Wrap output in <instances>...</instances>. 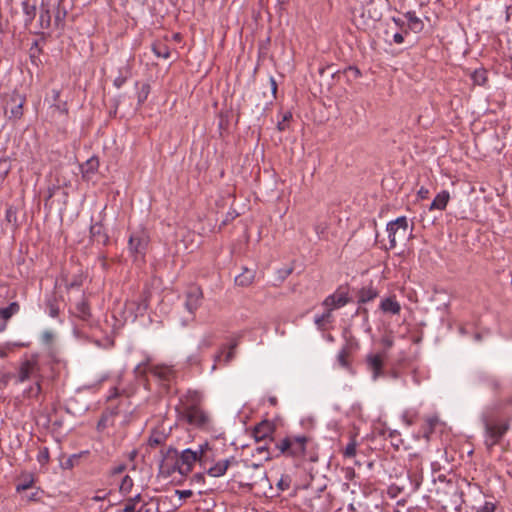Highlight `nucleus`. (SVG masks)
<instances>
[{
	"instance_id": "f257e3e1",
	"label": "nucleus",
	"mask_w": 512,
	"mask_h": 512,
	"mask_svg": "<svg viewBox=\"0 0 512 512\" xmlns=\"http://www.w3.org/2000/svg\"><path fill=\"white\" fill-rule=\"evenodd\" d=\"M208 449L209 446L206 443L200 445L197 451H193L190 448L183 450L175 460L173 471H177L183 476L188 475L197 461L201 464L205 462Z\"/></svg>"
},
{
	"instance_id": "f03ea898",
	"label": "nucleus",
	"mask_w": 512,
	"mask_h": 512,
	"mask_svg": "<svg viewBox=\"0 0 512 512\" xmlns=\"http://www.w3.org/2000/svg\"><path fill=\"white\" fill-rule=\"evenodd\" d=\"M43 378L42 366L37 354H33L20 362L16 375V383H23L31 379L35 381L38 380L39 382L43 381Z\"/></svg>"
},
{
	"instance_id": "7ed1b4c3",
	"label": "nucleus",
	"mask_w": 512,
	"mask_h": 512,
	"mask_svg": "<svg viewBox=\"0 0 512 512\" xmlns=\"http://www.w3.org/2000/svg\"><path fill=\"white\" fill-rule=\"evenodd\" d=\"M307 442L306 436H287L276 442L275 446L281 454L300 458L305 455Z\"/></svg>"
},
{
	"instance_id": "20e7f679",
	"label": "nucleus",
	"mask_w": 512,
	"mask_h": 512,
	"mask_svg": "<svg viewBox=\"0 0 512 512\" xmlns=\"http://www.w3.org/2000/svg\"><path fill=\"white\" fill-rule=\"evenodd\" d=\"M122 512H159V500L138 493L126 500Z\"/></svg>"
},
{
	"instance_id": "39448f33",
	"label": "nucleus",
	"mask_w": 512,
	"mask_h": 512,
	"mask_svg": "<svg viewBox=\"0 0 512 512\" xmlns=\"http://www.w3.org/2000/svg\"><path fill=\"white\" fill-rule=\"evenodd\" d=\"M148 371L162 381H170L174 377V371L171 367L166 365L151 366L149 359L139 363L133 372L136 378L141 379L146 376Z\"/></svg>"
},
{
	"instance_id": "423d86ee",
	"label": "nucleus",
	"mask_w": 512,
	"mask_h": 512,
	"mask_svg": "<svg viewBox=\"0 0 512 512\" xmlns=\"http://www.w3.org/2000/svg\"><path fill=\"white\" fill-rule=\"evenodd\" d=\"M181 420L200 430H210L212 428V418L201 407L178 413Z\"/></svg>"
},
{
	"instance_id": "0eeeda50",
	"label": "nucleus",
	"mask_w": 512,
	"mask_h": 512,
	"mask_svg": "<svg viewBox=\"0 0 512 512\" xmlns=\"http://www.w3.org/2000/svg\"><path fill=\"white\" fill-rule=\"evenodd\" d=\"M509 429V422L491 418L485 421V431H486V439L485 443L488 447H492L496 445L503 435Z\"/></svg>"
},
{
	"instance_id": "6e6552de",
	"label": "nucleus",
	"mask_w": 512,
	"mask_h": 512,
	"mask_svg": "<svg viewBox=\"0 0 512 512\" xmlns=\"http://www.w3.org/2000/svg\"><path fill=\"white\" fill-rule=\"evenodd\" d=\"M390 248H395L398 241H403L409 235L408 221L405 216L398 217L387 224Z\"/></svg>"
},
{
	"instance_id": "1a4fd4ad",
	"label": "nucleus",
	"mask_w": 512,
	"mask_h": 512,
	"mask_svg": "<svg viewBox=\"0 0 512 512\" xmlns=\"http://www.w3.org/2000/svg\"><path fill=\"white\" fill-rule=\"evenodd\" d=\"M238 341L233 340L228 346H222L217 354L214 356V364L212 371L217 369L218 365H229L236 357V348Z\"/></svg>"
},
{
	"instance_id": "9d476101",
	"label": "nucleus",
	"mask_w": 512,
	"mask_h": 512,
	"mask_svg": "<svg viewBox=\"0 0 512 512\" xmlns=\"http://www.w3.org/2000/svg\"><path fill=\"white\" fill-rule=\"evenodd\" d=\"M203 301V291L198 286H190L185 292V309L192 315L195 314L197 309L201 306Z\"/></svg>"
},
{
	"instance_id": "9b49d317",
	"label": "nucleus",
	"mask_w": 512,
	"mask_h": 512,
	"mask_svg": "<svg viewBox=\"0 0 512 512\" xmlns=\"http://www.w3.org/2000/svg\"><path fill=\"white\" fill-rule=\"evenodd\" d=\"M179 400L180 404L176 407L178 413L199 408L202 401V394L196 390H188Z\"/></svg>"
},
{
	"instance_id": "f8f14e48",
	"label": "nucleus",
	"mask_w": 512,
	"mask_h": 512,
	"mask_svg": "<svg viewBox=\"0 0 512 512\" xmlns=\"http://www.w3.org/2000/svg\"><path fill=\"white\" fill-rule=\"evenodd\" d=\"M148 238L143 231L132 233L129 237V250L134 254H144Z\"/></svg>"
},
{
	"instance_id": "ddd939ff",
	"label": "nucleus",
	"mask_w": 512,
	"mask_h": 512,
	"mask_svg": "<svg viewBox=\"0 0 512 512\" xmlns=\"http://www.w3.org/2000/svg\"><path fill=\"white\" fill-rule=\"evenodd\" d=\"M274 431L273 423L269 421H263L259 423L253 431L254 438L257 442L265 441L269 438Z\"/></svg>"
},
{
	"instance_id": "4468645a",
	"label": "nucleus",
	"mask_w": 512,
	"mask_h": 512,
	"mask_svg": "<svg viewBox=\"0 0 512 512\" xmlns=\"http://www.w3.org/2000/svg\"><path fill=\"white\" fill-rule=\"evenodd\" d=\"M367 366L372 372V377L376 380L382 373L383 356L380 354H370L367 356Z\"/></svg>"
},
{
	"instance_id": "2eb2a0df",
	"label": "nucleus",
	"mask_w": 512,
	"mask_h": 512,
	"mask_svg": "<svg viewBox=\"0 0 512 512\" xmlns=\"http://www.w3.org/2000/svg\"><path fill=\"white\" fill-rule=\"evenodd\" d=\"M348 302V298L344 293H334L329 295L324 301L323 306L328 309L334 310L345 306Z\"/></svg>"
},
{
	"instance_id": "dca6fc26",
	"label": "nucleus",
	"mask_w": 512,
	"mask_h": 512,
	"mask_svg": "<svg viewBox=\"0 0 512 512\" xmlns=\"http://www.w3.org/2000/svg\"><path fill=\"white\" fill-rule=\"evenodd\" d=\"M379 308L383 313L392 315H397L401 311V305L396 300L395 296H390L382 299Z\"/></svg>"
},
{
	"instance_id": "f3484780",
	"label": "nucleus",
	"mask_w": 512,
	"mask_h": 512,
	"mask_svg": "<svg viewBox=\"0 0 512 512\" xmlns=\"http://www.w3.org/2000/svg\"><path fill=\"white\" fill-rule=\"evenodd\" d=\"M25 102V99L22 98L20 95H14L11 97L9 104H12L10 108V116L9 118L13 119H20L23 115V104Z\"/></svg>"
},
{
	"instance_id": "a211bd4d",
	"label": "nucleus",
	"mask_w": 512,
	"mask_h": 512,
	"mask_svg": "<svg viewBox=\"0 0 512 512\" xmlns=\"http://www.w3.org/2000/svg\"><path fill=\"white\" fill-rule=\"evenodd\" d=\"M90 234L92 239L99 244L106 245L109 242V237L105 233L104 228L100 223L91 225Z\"/></svg>"
},
{
	"instance_id": "6ab92c4d",
	"label": "nucleus",
	"mask_w": 512,
	"mask_h": 512,
	"mask_svg": "<svg viewBox=\"0 0 512 512\" xmlns=\"http://www.w3.org/2000/svg\"><path fill=\"white\" fill-rule=\"evenodd\" d=\"M255 278V271L244 267L242 272L235 277V283L238 286L247 287L252 284Z\"/></svg>"
},
{
	"instance_id": "aec40b11",
	"label": "nucleus",
	"mask_w": 512,
	"mask_h": 512,
	"mask_svg": "<svg viewBox=\"0 0 512 512\" xmlns=\"http://www.w3.org/2000/svg\"><path fill=\"white\" fill-rule=\"evenodd\" d=\"M232 460L234 459L232 458ZM230 463L231 459L220 460L208 469V474L212 477L223 476L226 473Z\"/></svg>"
},
{
	"instance_id": "412c9836",
	"label": "nucleus",
	"mask_w": 512,
	"mask_h": 512,
	"mask_svg": "<svg viewBox=\"0 0 512 512\" xmlns=\"http://www.w3.org/2000/svg\"><path fill=\"white\" fill-rule=\"evenodd\" d=\"M450 199V194L448 191L443 190L440 193H438L434 200L432 201L430 205V210H444L447 206V203Z\"/></svg>"
},
{
	"instance_id": "4be33fe9",
	"label": "nucleus",
	"mask_w": 512,
	"mask_h": 512,
	"mask_svg": "<svg viewBox=\"0 0 512 512\" xmlns=\"http://www.w3.org/2000/svg\"><path fill=\"white\" fill-rule=\"evenodd\" d=\"M378 296V291L373 287H364L359 291L358 300L360 303H367Z\"/></svg>"
},
{
	"instance_id": "5701e85b",
	"label": "nucleus",
	"mask_w": 512,
	"mask_h": 512,
	"mask_svg": "<svg viewBox=\"0 0 512 512\" xmlns=\"http://www.w3.org/2000/svg\"><path fill=\"white\" fill-rule=\"evenodd\" d=\"M409 29L414 32H420L423 29V22L413 12L406 14Z\"/></svg>"
},
{
	"instance_id": "b1692460",
	"label": "nucleus",
	"mask_w": 512,
	"mask_h": 512,
	"mask_svg": "<svg viewBox=\"0 0 512 512\" xmlns=\"http://www.w3.org/2000/svg\"><path fill=\"white\" fill-rule=\"evenodd\" d=\"M19 310H20L19 304L17 302H12L8 307L0 308V318L7 321L13 315L18 313Z\"/></svg>"
},
{
	"instance_id": "393cba45",
	"label": "nucleus",
	"mask_w": 512,
	"mask_h": 512,
	"mask_svg": "<svg viewBox=\"0 0 512 512\" xmlns=\"http://www.w3.org/2000/svg\"><path fill=\"white\" fill-rule=\"evenodd\" d=\"M76 315L83 320H87L90 317V308L84 299L76 304Z\"/></svg>"
},
{
	"instance_id": "a878e982",
	"label": "nucleus",
	"mask_w": 512,
	"mask_h": 512,
	"mask_svg": "<svg viewBox=\"0 0 512 512\" xmlns=\"http://www.w3.org/2000/svg\"><path fill=\"white\" fill-rule=\"evenodd\" d=\"M331 317V309L327 308L323 314L315 316L314 322L319 329L323 330L325 328V325L331 322Z\"/></svg>"
},
{
	"instance_id": "bb28decb",
	"label": "nucleus",
	"mask_w": 512,
	"mask_h": 512,
	"mask_svg": "<svg viewBox=\"0 0 512 512\" xmlns=\"http://www.w3.org/2000/svg\"><path fill=\"white\" fill-rule=\"evenodd\" d=\"M409 479H410V483L412 486V491L416 492L420 488V486L422 485V482H423L422 468H420L419 470H417L414 473H410Z\"/></svg>"
},
{
	"instance_id": "cd10ccee",
	"label": "nucleus",
	"mask_w": 512,
	"mask_h": 512,
	"mask_svg": "<svg viewBox=\"0 0 512 512\" xmlns=\"http://www.w3.org/2000/svg\"><path fill=\"white\" fill-rule=\"evenodd\" d=\"M474 84L485 85L487 81V71L485 69H476L471 74Z\"/></svg>"
},
{
	"instance_id": "c85d7f7f",
	"label": "nucleus",
	"mask_w": 512,
	"mask_h": 512,
	"mask_svg": "<svg viewBox=\"0 0 512 512\" xmlns=\"http://www.w3.org/2000/svg\"><path fill=\"white\" fill-rule=\"evenodd\" d=\"M215 340V334L213 332H206L202 335L199 340L198 348L199 349H208L212 346Z\"/></svg>"
},
{
	"instance_id": "c756f323",
	"label": "nucleus",
	"mask_w": 512,
	"mask_h": 512,
	"mask_svg": "<svg viewBox=\"0 0 512 512\" xmlns=\"http://www.w3.org/2000/svg\"><path fill=\"white\" fill-rule=\"evenodd\" d=\"M42 392V381H35L33 386H30L28 389L24 391V396L27 398H36Z\"/></svg>"
},
{
	"instance_id": "7c9ffc66",
	"label": "nucleus",
	"mask_w": 512,
	"mask_h": 512,
	"mask_svg": "<svg viewBox=\"0 0 512 512\" xmlns=\"http://www.w3.org/2000/svg\"><path fill=\"white\" fill-rule=\"evenodd\" d=\"M133 487V480L129 475H125L120 483L119 490L123 495L131 492Z\"/></svg>"
},
{
	"instance_id": "2f4dec72",
	"label": "nucleus",
	"mask_w": 512,
	"mask_h": 512,
	"mask_svg": "<svg viewBox=\"0 0 512 512\" xmlns=\"http://www.w3.org/2000/svg\"><path fill=\"white\" fill-rule=\"evenodd\" d=\"M153 52L157 57L168 59L170 57V50L165 45H157L153 47Z\"/></svg>"
},
{
	"instance_id": "473e14b6",
	"label": "nucleus",
	"mask_w": 512,
	"mask_h": 512,
	"mask_svg": "<svg viewBox=\"0 0 512 512\" xmlns=\"http://www.w3.org/2000/svg\"><path fill=\"white\" fill-rule=\"evenodd\" d=\"M113 417V413H104L102 417L100 418L97 428L98 430H104L106 427H108L111 424V419Z\"/></svg>"
},
{
	"instance_id": "72a5a7b5",
	"label": "nucleus",
	"mask_w": 512,
	"mask_h": 512,
	"mask_svg": "<svg viewBox=\"0 0 512 512\" xmlns=\"http://www.w3.org/2000/svg\"><path fill=\"white\" fill-rule=\"evenodd\" d=\"M108 494L109 493L107 491H105V490H98V491H96L94 496H92L90 499H88V505L91 506L93 502H102V501H104L107 498Z\"/></svg>"
},
{
	"instance_id": "f704fd0d",
	"label": "nucleus",
	"mask_w": 512,
	"mask_h": 512,
	"mask_svg": "<svg viewBox=\"0 0 512 512\" xmlns=\"http://www.w3.org/2000/svg\"><path fill=\"white\" fill-rule=\"evenodd\" d=\"M49 450L47 447H42L39 449L37 460L41 465H45L49 461Z\"/></svg>"
},
{
	"instance_id": "c9c22d12",
	"label": "nucleus",
	"mask_w": 512,
	"mask_h": 512,
	"mask_svg": "<svg viewBox=\"0 0 512 512\" xmlns=\"http://www.w3.org/2000/svg\"><path fill=\"white\" fill-rule=\"evenodd\" d=\"M164 441V436L163 434L159 433V432H154L152 433V435L149 437V445L152 446V447H155V446H158L160 444H162Z\"/></svg>"
},
{
	"instance_id": "e433bc0d",
	"label": "nucleus",
	"mask_w": 512,
	"mask_h": 512,
	"mask_svg": "<svg viewBox=\"0 0 512 512\" xmlns=\"http://www.w3.org/2000/svg\"><path fill=\"white\" fill-rule=\"evenodd\" d=\"M22 7L24 13L27 15L28 19L31 20L35 16V5H30L28 0H24L22 2Z\"/></svg>"
},
{
	"instance_id": "4c0bfd02",
	"label": "nucleus",
	"mask_w": 512,
	"mask_h": 512,
	"mask_svg": "<svg viewBox=\"0 0 512 512\" xmlns=\"http://www.w3.org/2000/svg\"><path fill=\"white\" fill-rule=\"evenodd\" d=\"M343 455L347 458H352L356 455V442L354 440L347 444L343 451Z\"/></svg>"
},
{
	"instance_id": "58836bf2",
	"label": "nucleus",
	"mask_w": 512,
	"mask_h": 512,
	"mask_svg": "<svg viewBox=\"0 0 512 512\" xmlns=\"http://www.w3.org/2000/svg\"><path fill=\"white\" fill-rule=\"evenodd\" d=\"M347 358H348L347 350L346 349H342L339 352L338 356H337L338 363H339V365L341 367H344V368L348 367V360H347Z\"/></svg>"
},
{
	"instance_id": "ea45409f",
	"label": "nucleus",
	"mask_w": 512,
	"mask_h": 512,
	"mask_svg": "<svg viewBox=\"0 0 512 512\" xmlns=\"http://www.w3.org/2000/svg\"><path fill=\"white\" fill-rule=\"evenodd\" d=\"M50 21H51V18H50L49 11L48 10L42 11L40 14L41 26L43 28H48L50 26Z\"/></svg>"
},
{
	"instance_id": "a19ab883",
	"label": "nucleus",
	"mask_w": 512,
	"mask_h": 512,
	"mask_svg": "<svg viewBox=\"0 0 512 512\" xmlns=\"http://www.w3.org/2000/svg\"><path fill=\"white\" fill-rule=\"evenodd\" d=\"M41 492L39 490L25 494L22 499L25 502L39 501Z\"/></svg>"
},
{
	"instance_id": "79ce46f5",
	"label": "nucleus",
	"mask_w": 512,
	"mask_h": 512,
	"mask_svg": "<svg viewBox=\"0 0 512 512\" xmlns=\"http://www.w3.org/2000/svg\"><path fill=\"white\" fill-rule=\"evenodd\" d=\"M149 92H150V90H149V86L148 85H143L141 87V89H140V91L138 93V102L140 104L143 103L147 99V97L149 95Z\"/></svg>"
},
{
	"instance_id": "37998d69",
	"label": "nucleus",
	"mask_w": 512,
	"mask_h": 512,
	"mask_svg": "<svg viewBox=\"0 0 512 512\" xmlns=\"http://www.w3.org/2000/svg\"><path fill=\"white\" fill-rule=\"evenodd\" d=\"M292 118V114L290 112H286L282 116V120L278 122V129L280 131H284L286 129V122H288Z\"/></svg>"
},
{
	"instance_id": "c03bdc74",
	"label": "nucleus",
	"mask_w": 512,
	"mask_h": 512,
	"mask_svg": "<svg viewBox=\"0 0 512 512\" xmlns=\"http://www.w3.org/2000/svg\"><path fill=\"white\" fill-rule=\"evenodd\" d=\"M290 482L291 481L288 476H283L277 483V486L281 491H285L290 487Z\"/></svg>"
},
{
	"instance_id": "a18cd8bd",
	"label": "nucleus",
	"mask_w": 512,
	"mask_h": 512,
	"mask_svg": "<svg viewBox=\"0 0 512 512\" xmlns=\"http://www.w3.org/2000/svg\"><path fill=\"white\" fill-rule=\"evenodd\" d=\"M33 485V479H30L28 481H25L23 483H19L17 486H16V491L17 492H22V491H26L28 489H30Z\"/></svg>"
},
{
	"instance_id": "49530a36",
	"label": "nucleus",
	"mask_w": 512,
	"mask_h": 512,
	"mask_svg": "<svg viewBox=\"0 0 512 512\" xmlns=\"http://www.w3.org/2000/svg\"><path fill=\"white\" fill-rule=\"evenodd\" d=\"M12 378L13 374L11 373H4L0 375V388L6 387Z\"/></svg>"
},
{
	"instance_id": "de8ad7c7",
	"label": "nucleus",
	"mask_w": 512,
	"mask_h": 512,
	"mask_svg": "<svg viewBox=\"0 0 512 512\" xmlns=\"http://www.w3.org/2000/svg\"><path fill=\"white\" fill-rule=\"evenodd\" d=\"M495 505L491 502H486L483 506L478 509V512H494Z\"/></svg>"
},
{
	"instance_id": "09e8293b",
	"label": "nucleus",
	"mask_w": 512,
	"mask_h": 512,
	"mask_svg": "<svg viewBox=\"0 0 512 512\" xmlns=\"http://www.w3.org/2000/svg\"><path fill=\"white\" fill-rule=\"evenodd\" d=\"M176 494L180 499H187L193 495V492L191 490H176Z\"/></svg>"
},
{
	"instance_id": "8fccbe9b",
	"label": "nucleus",
	"mask_w": 512,
	"mask_h": 512,
	"mask_svg": "<svg viewBox=\"0 0 512 512\" xmlns=\"http://www.w3.org/2000/svg\"><path fill=\"white\" fill-rule=\"evenodd\" d=\"M86 164H87V166L89 167V168L87 169V172H88V171H94V170H96V169H97V167H98V161H97V160H95V159H90V160H88Z\"/></svg>"
},
{
	"instance_id": "3c124183",
	"label": "nucleus",
	"mask_w": 512,
	"mask_h": 512,
	"mask_svg": "<svg viewBox=\"0 0 512 512\" xmlns=\"http://www.w3.org/2000/svg\"><path fill=\"white\" fill-rule=\"evenodd\" d=\"M393 41H394V43H396V44H401V43H403V41H404V36H403V34H402V33H399V32L395 33V34L393 35Z\"/></svg>"
},
{
	"instance_id": "603ef678",
	"label": "nucleus",
	"mask_w": 512,
	"mask_h": 512,
	"mask_svg": "<svg viewBox=\"0 0 512 512\" xmlns=\"http://www.w3.org/2000/svg\"><path fill=\"white\" fill-rule=\"evenodd\" d=\"M428 193H429L428 189H426L424 187H421L420 190L418 191V195L422 199L427 198Z\"/></svg>"
},
{
	"instance_id": "864d4df0",
	"label": "nucleus",
	"mask_w": 512,
	"mask_h": 512,
	"mask_svg": "<svg viewBox=\"0 0 512 512\" xmlns=\"http://www.w3.org/2000/svg\"><path fill=\"white\" fill-rule=\"evenodd\" d=\"M58 313H59V310L57 307H55L54 305H51L50 306V311H49V314L51 317H57L58 316Z\"/></svg>"
},
{
	"instance_id": "5fc2aeb1",
	"label": "nucleus",
	"mask_w": 512,
	"mask_h": 512,
	"mask_svg": "<svg viewBox=\"0 0 512 512\" xmlns=\"http://www.w3.org/2000/svg\"><path fill=\"white\" fill-rule=\"evenodd\" d=\"M270 84H271L272 93L275 95L277 92V83L273 77L270 78Z\"/></svg>"
},
{
	"instance_id": "6e6d98bb",
	"label": "nucleus",
	"mask_w": 512,
	"mask_h": 512,
	"mask_svg": "<svg viewBox=\"0 0 512 512\" xmlns=\"http://www.w3.org/2000/svg\"><path fill=\"white\" fill-rule=\"evenodd\" d=\"M125 82V79L124 78H121V77H118L114 80V85L117 87V88H120L123 83Z\"/></svg>"
},
{
	"instance_id": "4d7b16f0",
	"label": "nucleus",
	"mask_w": 512,
	"mask_h": 512,
	"mask_svg": "<svg viewBox=\"0 0 512 512\" xmlns=\"http://www.w3.org/2000/svg\"><path fill=\"white\" fill-rule=\"evenodd\" d=\"M125 467L123 465H120L118 467H116L114 470H113V473L116 475V474H121L123 471H124Z\"/></svg>"
},
{
	"instance_id": "13d9d810",
	"label": "nucleus",
	"mask_w": 512,
	"mask_h": 512,
	"mask_svg": "<svg viewBox=\"0 0 512 512\" xmlns=\"http://www.w3.org/2000/svg\"><path fill=\"white\" fill-rule=\"evenodd\" d=\"M117 395H118L117 388H113V390H112V392H111V394H110V396H109V399L114 398V397H116Z\"/></svg>"
},
{
	"instance_id": "bf43d9fd",
	"label": "nucleus",
	"mask_w": 512,
	"mask_h": 512,
	"mask_svg": "<svg viewBox=\"0 0 512 512\" xmlns=\"http://www.w3.org/2000/svg\"><path fill=\"white\" fill-rule=\"evenodd\" d=\"M7 356V353L5 352V350L0 347V358H5Z\"/></svg>"
},
{
	"instance_id": "052dcab7",
	"label": "nucleus",
	"mask_w": 512,
	"mask_h": 512,
	"mask_svg": "<svg viewBox=\"0 0 512 512\" xmlns=\"http://www.w3.org/2000/svg\"><path fill=\"white\" fill-rule=\"evenodd\" d=\"M436 422H437V419H429V426L431 428H433Z\"/></svg>"
},
{
	"instance_id": "680f3d73",
	"label": "nucleus",
	"mask_w": 512,
	"mask_h": 512,
	"mask_svg": "<svg viewBox=\"0 0 512 512\" xmlns=\"http://www.w3.org/2000/svg\"><path fill=\"white\" fill-rule=\"evenodd\" d=\"M6 329V323L0 324V332H3Z\"/></svg>"
},
{
	"instance_id": "e2e57ef3",
	"label": "nucleus",
	"mask_w": 512,
	"mask_h": 512,
	"mask_svg": "<svg viewBox=\"0 0 512 512\" xmlns=\"http://www.w3.org/2000/svg\"><path fill=\"white\" fill-rule=\"evenodd\" d=\"M393 21H394V23H395L397 26H399V25H400V23L402 22V21H401L400 19H398V18H393Z\"/></svg>"
},
{
	"instance_id": "0e129e2a",
	"label": "nucleus",
	"mask_w": 512,
	"mask_h": 512,
	"mask_svg": "<svg viewBox=\"0 0 512 512\" xmlns=\"http://www.w3.org/2000/svg\"><path fill=\"white\" fill-rule=\"evenodd\" d=\"M257 450L261 453L264 450H266V447L265 446H259V447H257Z\"/></svg>"
},
{
	"instance_id": "69168bd1",
	"label": "nucleus",
	"mask_w": 512,
	"mask_h": 512,
	"mask_svg": "<svg viewBox=\"0 0 512 512\" xmlns=\"http://www.w3.org/2000/svg\"><path fill=\"white\" fill-rule=\"evenodd\" d=\"M107 378H108V375H107V374H104V375H102V376H101L100 381H104V380H106Z\"/></svg>"
},
{
	"instance_id": "338daca9",
	"label": "nucleus",
	"mask_w": 512,
	"mask_h": 512,
	"mask_svg": "<svg viewBox=\"0 0 512 512\" xmlns=\"http://www.w3.org/2000/svg\"><path fill=\"white\" fill-rule=\"evenodd\" d=\"M44 337H45V339L49 340L51 338V334L50 333H45Z\"/></svg>"
},
{
	"instance_id": "774afa93",
	"label": "nucleus",
	"mask_w": 512,
	"mask_h": 512,
	"mask_svg": "<svg viewBox=\"0 0 512 512\" xmlns=\"http://www.w3.org/2000/svg\"><path fill=\"white\" fill-rule=\"evenodd\" d=\"M262 479H263V480L268 481V479H267V476H266V473H265V472H263V473H262Z\"/></svg>"
}]
</instances>
